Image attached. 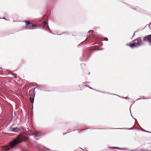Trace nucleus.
<instances>
[{
  "label": "nucleus",
  "instance_id": "19",
  "mask_svg": "<svg viewBox=\"0 0 151 151\" xmlns=\"http://www.w3.org/2000/svg\"><path fill=\"white\" fill-rule=\"evenodd\" d=\"M111 94L112 95H114V94Z\"/></svg>",
  "mask_w": 151,
  "mask_h": 151
},
{
  "label": "nucleus",
  "instance_id": "6",
  "mask_svg": "<svg viewBox=\"0 0 151 151\" xmlns=\"http://www.w3.org/2000/svg\"><path fill=\"white\" fill-rule=\"evenodd\" d=\"M43 27L46 29H48L50 32L52 33V32L49 27L48 23L46 22H44V24L43 26Z\"/></svg>",
  "mask_w": 151,
  "mask_h": 151
},
{
  "label": "nucleus",
  "instance_id": "4",
  "mask_svg": "<svg viewBox=\"0 0 151 151\" xmlns=\"http://www.w3.org/2000/svg\"><path fill=\"white\" fill-rule=\"evenodd\" d=\"M40 133L38 132L35 131L32 134H29L31 135L34 136V138L35 139H39V136H40Z\"/></svg>",
  "mask_w": 151,
  "mask_h": 151
},
{
  "label": "nucleus",
  "instance_id": "3",
  "mask_svg": "<svg viewBox=\"0 0 151 151\" xmlns=\"http://www.w3.org/2000/svg\"><path fill=\"white\" fill-rule=\"evenodd\" d=\"M24 22L26 23V29H35L37 28L36 25L33 24L29 21H25Z\"/></svg>",
  "mask_w": 151,
  "mask_h": 151
},
{
  "label": "nucleus",
  "instance_id": "2",
  "mask_svg": "<svg viewBox=\"0 0 151 151\" xmlns=\"http://www.w3.org/2000/svg\"><path fill=\"white\" fill-rule=\"evenodd\" d=\"M133 43L130 45L129 46L131 47H137L144 45V43L142 42L141 37H139L132 41Z\"/></svg>",
  "mask_w": 151,
  "mask_h": 151
},
{
  "label": "nucleus",
  "instance_id": "17",
  "mask_svg": "<svg viewBox=\"0 0 151 151\" xmlns=\"http://www.w3.org/2000/svg\"><path fill=\"white\" fill-rule=\"evenodd\" d=\"M134 35H134H133V37Z\"/></svg>",
  "mask_w": 151,
  "mask_h": 151
},
{
  "label": "nucleus",
  "instance_id": "7",
  "mask_svg": "<svg viewBox=\"0 0 151 151\" xmlns=\"http://www.w3.org/2000/svg\"><path fill=\"white\" fill-rule=\"evenodd\" d=\"M12 131L14 132H18L19 131V129L17 127L16 128H12Z\"/></svg>",
  "mask_w": 151,
  "mask_h": 151
},
{
  "label": "nucleus",
  "instance_id": "12",
  "mask_svg": "<svg viewBox=\"0 0 151 151\" xmlns=\"http://www.w3.org/2000/svg\"><path fill=\"white\" fill-rule=\"evenodd\" d=\"M103 50L102 49H99L98 50Z\"/></svg>",
  "mask_w": 151,
  "mask_h": 151
},
{
  "label": "nucleus",
  "instance_id": "18",
  "mask_svg": "<svg viewBox=\"0 0 151 151\" xmlns=\"http://www.w3.org/2000/svg\"><path fill=\"white\" fill-rule=\"evenodd\" d=\"M70 132V131H68V132Z\"/></svg>",
  "mask_w": 151,
  "mask_h": 151
},
{
  "label": "nucleus",
  "instance_id": "1",
  "mask_svg": "<svg viewBox=\"0 0 151 151\" xmlns=\"http://www.w3.org/2000/svg\"><path fill=\"white\" fill-rule=\"evenodd\" d=\"M28 138L27 134L25 133L19 134L17 138L14 139L10 142L9 145L6 147V150H4L3 151H8L10 149H14L19 143L27 141Z\"/></svg>",
  "mask_w": 151,
  "mask_h": 151
},
{
  "label": "nucleus",
  "instance_id": "14",
  "mask_svg": "<svg viewBox=\"0 0 151 151\" xmlns=\"http://www.w3.org/2000/svg\"><path fill=\"white\" fill-rule=\"evenodd\" d=\"M3 19H6V18H5V17H4V18H3Z\"/></svg>",
  "mask_w": 151,
  "mask_h": 151
},
{
  "label": "nucleus",
  "instance_id": "10",
  "mask_svg": "<svg viewBox=\"0 0 151 151\" xmlns=\"http://www.w3.org/2000/svg\"><path fill=\"white\" fill-rule=\"evenodd\" d=\"M34 94H32V93H30H30H29V95L30 96H32Z\"/></svg>",
  "mask_w": 151,
  "mask_h": 151
},
{
  "label": "nucleus",
  "instance_id": "20",
  "mask_svg": "<svg viewBox=\"0 0 151 151\" xmlns=\"http://www.w3.org/2000/svg\"><path fill=\"white\" fill-rule=\"evenodd\" d=\"M147 151H151V150H148Z\"/></svg>",
  "mask_w": 151,
  "mask_h": 151
},
{
  "label": "nucleus",
  "instance_id": "9",
  "mask_svg": "<svg viewBox=\"0 0 151 151\" xmlns=\"http://www.w3.org/2000/svg\"><path fill=\"white\" fill-rule=\"evenodd\" d=\"M113 148H114V149H119L121 150H123L125 149V148H119V147H113Z\"/></svg>",
  "mask_w": 151,
  "mask_h": 151
},
{
  "label": "nucleus",
  "instance_id": "21",
  "mask_svg": "<svg viewBox=\"0 0 151 151\" xmlns=\"http://www.w3.org/2000/svg\"><path fill=\"white\" fill-rule=\"evenodd\" d=\"M90 88L92 89V88Z\"/></svg>",
  "mask_w": 151,
  "mask_h": 151
},
{
  "label": "nucleus",
  "instance_id": "11",
  "mask_svg": "<svg viewBox=\"0 0 151 151\" xmlns=\"http://www.w3.org/2000/svg\"><path fill=\"white\" fill-rule=\"evenodd\" d=\"M105 40H106V41H108V39L107 38H105Z\"/></svg>",
  "mask_w": 151,
  "mask_h": 151
},
{
  "label": "nucleus",
  "instance_id": "15",
  "mask_svg": "<svg viewBox=\"0 0 151 151\" xmlns=\"http://www.w3.org/2000/svg\"><path fill=\"white\" fill-rule=\"evenodd\" d=\"M140 99H137V100H139Z\"/></svg>",
  "mask_w": 151,
  "mask_h": 151
},
{
  "label": "nucleus",
  "instance_id": "13",
  "mask_svg": "<svg viewBox=\"0 0 151 151\" xmlns=\"http://www.w3.org/2000/svg\"><path fill=\"white\" fill-rule=\"evenodd\" d=\"M124 99H127V97H125L124 98Z\"/></svg>",
  "mask_w": 151,
  "mask_h": 151
},
{
  "label": "nucleus",
  "instance_id": "8",
  "mask_svg": "<svg viewBox=\"0 0 151 151\" xmlns=\"http://www.w3.org/2000/svg\"><path fill=\"white\" fill-rule=\"evenodd\" d=\"M29 100H30V102L32 104H33V103L34 102V98H32L31 97H29Z\"/></svg>",
  "mask_w": 151,
  "mask_h": 151
},
{
  "label": "nucleus",
  "instance_id": "16",
  "mask_svg": "<svg viewBox=\"0 0 151 151\" xmlns=\"http://www.w3.org/2000/svg\"><path fill=\"white\" fill-rule=\"evenodd\" d=\"M116 95V96H118L119 97H120V96H118V95Z\"/></svg>",
  "mask_w": 151,
  "mask_h": 151
},
{
  "label": "nucleus",
  "instance_id": "5",
  "mask_svg": "<svg viewBox=\"0 0 151 151\" xmlns=\"http://www.w3.org/2000/svg\"><path fill=\"white\" fill-rule=\"evenodd\" d=\"M143 40L145 41L148 42L149 45L151 46V35L145 36L144 37Z\"/></svg>",
  "mask_w": 151,
  "mask_h": 151
}]
</instances>
